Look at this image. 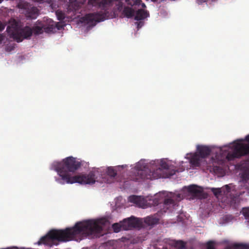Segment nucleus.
<instances>
[{
	"label": "nucleus",
	"instance_id": "13",
	"mask_svg": "<svg viewBox=\"0 0 249 249\" xmlns=\"http://www.w3.org/2000/svg\"><path fill=\"white\" fill-rule=\"evenodd\" d=\"M130 229L133 228H139L142 226V221L141 219L131 216L128 218Z\"/></svg>",
	"mask_w": 249,
	"mask_h": 249
},
{
	"label": "nucleus",
	"instance_id": "20",
	"mask_svg": "<svg viewBox=\"0 0 249 249\" xmlns=\"http://www.w3.org/2000/svg\"><path fill=\"white\" fill-rule=\"evenodd\" d=\"M107 175L110 177L111 178H114L117 175L116 171L112 167H109L107 168Z\"/></svg>",
	"mask_w": 249,
	"mask_h": 249
},
{
	"label": "nucleus",
	"instance_id": "26",
	"mask_svg": "<svg viewBox=\"0 0 249 249\" xmlns=\"http://www.w3.org/2000/svg\"><path fill=\"white\" fill-rule=\"evenodd\" d=\"M234 249H248V247L246 245L242 244H234L233 245Z\"/></svg>",
	"mask_w": 249,
	"mask_h": 249
},
{
	"label": "nucleus",
	"instance_id": "11",
	"mask_svg": "<svg viewBox=\"0 0 249 249\" xmlns=\"http://www.w3.org/2000/svg\"><path fill=\"white\" fill-rule=\"evenodd\" d=\"M188 191L193 196L196 197L200 196L203 192L201 188H198L197 186L195 185L189 186L188 187Z\"/></svg>",
	"mask_w": 249,
	"mask_h": 249
},
{
	"label": "nucleus",
	"instance_id": "10",
	"mask_svg": "<svg viewBox=\"0 0 249 249\" xmlns=\"http://www.w3.org/2000/svg\"><path fill=\"white\" fill-rule=\"evenodd\" d=\"M211 190L215 196H218L222 194L226 195L229 193L231 191V187L229 185H226L221 188H213Z\"/></svg>",
	"mask_w": 249,
	"mask_h": 249
},
{
	"label": "nucleus",
	"instance_id": "7",
	"mask_svg": "<svg viewBox=\"0 0 249 249\" xmlns=\"http://www.w3.org/2000/svg\"><path fill=\"white\" fill-rule=\"evenodd\" d=\"M108 14V12H107L106 11H101L98 12L87 14L84 18L87 23L94 25L96 22L105 20L107 17Z\"/></svg>",
	"mask_w": 249,
	"mask_h": 249
},
{
	"label": "nucleus",
	"instance_id": "27",
	"mask_svg": "<svg viewBox=\"0 0 249 249\" xmlns=\"http://www.w3.org/2000/svg\"><path fill=\"white\" fill-rule=\"evenodd\" d=\"M243 214L246 219L249 220V208H244L243 210Z\"/></svg>",
	"mask_w": 249,
	"mask_h": 249
},
{
	"label": "nucleus",
	"instance_id": "36",
	"mask_svg": "<svg viewBox=\"0 0 249 249\" xmlns=\"http://www.w3.org/2000/svg\"><path fill=\"white\" fill-rule=\"evenodd\" d=\"M223 163V160H220V163H221V164H222V163Z\"/></svg>",
	"mask_w": 249,
	"mask_h": 249
},
{
	"label": "nucleus",
	"instance_id": "30",
	"mask_svg": "<svg viewBox=\"0 0 249 249\" xmlns=\"http://www.w3.org/2000/svg\"><path fill=\"white\" fill-rule=\"evenodd\" d=\"M5 25L3 24L0 21V31H2L5 28Z\"/></svg>",
	"mask_w": 249,
	"mask_h": 249
},
{
	"label": "nucleus",
	"instance_id": "21",
	"mask_svg": "<svg viewBox=\"0 0 249 249\" xmlns=\"http://www.w3.org/2000/svg\"><path fill=\"white\" fill-rule=\"evenodd\" d=\"M58 20L63 21L65 20L66 17L65 13L61 11L57 10L55 12Z\"/></svg>",
	"mask_w": 249,
	"mask_h": 249
},
{
	"label": "nucleus",
	"instance_id": "4",
	"mask_svg": "<svg viewBox=\"0 0 249 249\" xmlns=\"http://www.w3.org/2000/svg\"><path fill=\"white\" fill-rule=\"evenodd\" d=\"M9 23L6 31L18 42H21L23 39L29 38L33 35L31 28L26 26L20 28L18 22L15 19H11Z\"/></svg>",
	"mask_w": 249,
	"mask_h": 249
},
{
	"label": "nucleus",
	"instance_id": "31",
	"mask_svg": "<svg viewBox=\"0 0 249 249\" xmlns=\"http://www.w3.org/2000/svg\"><path fill=\"white\" fill-rule=\"evenodd\" d=\"M206 0H196V2L198 4H201L202 3L206 2Z\"/></svg>",
	"mask_w": 249,
	"mask_h": 249
},
{
	"label": "nucleus",
	"instance_id": "17",
	"mask_svg": "<svg viewBox=\"0 0 249 249\" xmlns=\"http://www.w3.org/2000/svg\"><path fill=\"white\" fill-rule=\"evenodd\" d=\"M159 218L154 217L153 216H147L144 219V222L149 226L156 224L159 222Z\"/></svg>",
	"mask_w": 249,
	"mask_h": 249
},
{
	"label": "nucleus",
	"instance_id": "33",
	"mask_svg": "<svg viewBox=\"0 0 249 249\" xmlns=\"http://www.w3.org/2000/svg\"><path fill=\"white\" fill-rule=\"evenodd\" d=\"M155 201V205H158L160 203V201H158V200H156V198H155V200H154Z\"/></svg>",
	"mask_w": 249,
	"mask_h": 249
},
{
	"label": "nucleus",
	"instance_id": "8",
	"mask_svg": "<svg viewBox=\"0 0 249 249\" xmlns=\"http://www.w3.org/2000/svg\"><path fill=\"white\" fill-rule=\"evenodd\" d=\"M128 201L131 203L135 204L138 207L142 208H144L146 203L145 199L143 197L135 195L130 196L128 197Z\"/></svg>",
	"mask_w": 249,
	"mask_h": 249
},
{
	"label": "nucleus",
	"instance_id": "15",
	"mask_svg": "<svg viewBox=\"0 0 249 249\" xmlns=\"http://www.w3.org/2000/svg\"><path fill=\"white\" fill-rule=\"evenodd\" d=\"M39 23V25H35L31 28L33 32V34L35 35H38L43 33L44 29V23L38 20L37 21Z\"/></svg>",
	"mask_w": 249,
	"mask_h": 249
},
{
	"label": "nucleus",
	"instance_id": "38",
	"mask_svg": "<svg viewBox=\"0 0 249 249\" xmlns=\"http://www.w3.org/2000/svg\"><path fill=\"white\" fill-rule=\"evenodd\" d=\"M216 0H212V1H215Z\"/></svg>",
	"mask_w": 249,
	"mask_h": 249
},
{
	"label": "nucleus",
	"instance_id": "2",
	"mask_svg": "<svg viewBox=\"0 0 249 249\" xmlns=\"http://www.w3.org/2000/svg\"><path fill=\"white\" fill-rule=\"evenodd\" d=\"M80 162L77 161L72 157H67L61 161L54 162L53 166L61 177L60 179L56 180L59 183L64 184L78 183L81 184H93L97 179L98 171H91L88 174H79L73 176H71V173L75 172L80 167Z\"/></svg>",
	"mask_w": 249,
	"mask_h": 249
},
{
	"label": "nucleus",
	"instance_id": "19",
	"mask_svg": "<svg viewBox=\"0 0 249 249\" xmlns=\"http://www.w3.org/2000/svg\"><path fill=\"white\" fill-rule=\"evenodd\" d=\"M112 229L115 232H118L123 230V226L122 222L120 223H114L112 226Z\"/></svg>",
	"mask_w": 249,
	"mask_h": 249
},
{
	"label": "nucleus",
	"instance_id": "23",
	"mask_svg": "<svg viewBox=\"0 0 249 249\" xmlns=\"http://www.w3.org/2000/svg\"><path fill=\"white\" fill-rule=\"evenodd\" d=\"M43 29L46 33H52L53 32L54 30H55V27L53 24H51L47 26H45L44 24Z\"/></svg>",
	"mask_w": 249,
	"mask_h": 249
},
{
	"label": "nucleus",
	"instance_id": "16",
	"mask_svg": "<svg viewBox=\"0 0 249 249\" xmlns=\"http://www.w3.org/2000/svg\"><path fill=\"white\" fill-rule=\"evenodd\" d=\"M200 158L197 153H195L191 158L190 163L194 167H199L200 166Z\"/></svg>",
	"mask_w": 249,
	"mask_h": 249
},
{
	"label": "nucleus",
	"instance_id": "24",
	"mask_svg": "<svg viewBox=\"0 0 249 249\" xmlns=\"http://www.w3.org/2000/svg\"><path fill=\"white\" fill-rule=\"evenodd\" d=\"M175 247L178 249H183L185 248V244L182 241H177L175 243Z\"/></svg>",
	"mask_w": 249,
	"mask_h": 249
},
{
	"label": "nucleus",
	"instance_id": "12",
	"mask_svg": "<svg viewBox=\"0 0 249 249\" xmlns=\"http://www.w3.org/2000/svg\"><path fill=\"white\" fill-rule=\"evenodd\" d=\"M148 17H149L148 11L140 9L137 11L134 19L137 21L142 20Z\"/></svg>",
	"mask_w": 249,
	"mask_h": 249
},
{
	"label": "nucleus",
	"instance_id": "1",
	"mask_svg": "<svg viewBox=\"0 0 249 249\" xmlns=\"http://www.w3.org/2000/svg\"><path fill=\"white\" fill-rule=\"evenodd\" d=\"M102 230V226L95 220H88L78 222L72 228L50 231L46 235L40 239L37 244L51 247L56 240L67 242L72 240H81L87 237L98 238L103 235Z\"/></svg>",
	"mask_w": 249,
	"mask_h": 249
},
{
	"label": "nucleus",
	"instance_id": "3",
	"mask_svg": "<svg viewBox=\"0 0 249 249\" xmlns=\"http://www.w3.org/2000/svg\"><path fill=\"white\" fill-rule=\"evenodd\" d=\"M184 168L181 170L172 169L165 161L161 160L160 167L151 171L146 167V165L139 162L132 171V175H130V178L131 179L136 181L145 179L152 180L160 178H169L177 172H182Z\"/></svg>",
	"mask_w": 249,
	"mask_h": 249
},
{
	"label": "nucleus",
	"instance_id": "28",
	"mask_svg": "<svg viewBox=\"0 0 249 249\" xmlns=\"http://www.w3.org/2000/svg\"><path fill=\"white\" fill-rule=\"evenodd\" d=\"M139 21L136 22L135 24L137 25L138 30L140 29L144 25V22L142 20H139Z\"/></svg>",
	"mask_w": 249,
	"mask_h": 249
},
{
	"label": "nucleus",
	"instance_id": "5",
	"mask_svg": "<svg viewBox=\"0 0 249 249\" xmlns=\"http://www.w3.org/2000/svg\"><path fill=\"white\" fill-rule=\"evenodd\" d=\"M245 141L249 142L248 144L237 143L234 148L233 152L231 154L228 153L226 157V159L228 160H231L235 158H238L242 156L248 155L249 156V152L246 151L242 148L245 145H248L249 146V134L246 136L245 137Z\"/></svg>",
	"mask_w": 249,
	"mask_h": 249
},
{
	"label": "nucleus",
	"instance_id": "22",
	"mask_svg": "<svg viewBox=\"0 0 249 249\" xmlns=\"http://www.w3.org/2000/svg\"><path fill=\"white\" fill-rule=\"evenodd\" d=\"M122 222L123 226V230H130L129 222H128V218L124 219Z\"/></svg>",
	"mask_w": 249,
	"mask_h": 249
},
{
	"label": "nucleus",
	"instance_id": "29",
	"mask_svg": "<svg viewBox=\"0 0 249 249\" xmlns=\"http://www.w3.org/2000/svg\"><path fill=\"white\" fill-rule=\"evenodd\" d=\"M207 249H214L211 242H209L207 243Z\"/></svg>",
	"mask_w": 249,
	"mask_h": 249
},
{
	"label": "nucleus",
	"instance_id": "25",
	"mask_svg": "<svg viewBox=\"0 0 249 249\" xmlns=\"http://www.w3.org/2000/svg\"><path fill=\"white\" fill-rule=\"evenodd\" d=\"M126 3L131 6L140 5L142 2L141 0H126Z\"/></svg>",
	"mask_w": 249,
	"mask_h": 249
},
{
	"label": "nucleus",
	"instance_id": "14",
	"mask_svg": "<svg viewBox=\"0 0 249 249\" xmlns=\"http://www.w3.org/2000/svg\"><path fill=\"white\" fill-rule=\"evenodd\" d=\"M177 203L171 198H166L163 200L164 208H166V210L170 209V211H171L172 208L174 209Z\"/></svg>",
	"mask_w": 249,
	"mask_h": 249
},
{
	"label": "nucleus",
	"instance_id": "18",
	"mask_svg": "<svg viewBox=\"0 0 249 249\" xmlns=\"http://www.w3.org/2000/svg\"><path fill=\"white\" fill-rule=\"evenodd\" d=\"M124 14L127 18H131L134 15V10L130 7H124L123 10Z\"/></svg>",
	"mask_w": 249,
	"mask_h": 249
},
{
	"label": "nucleus",
	"instance_id": "34",
	"mask_svg": "<svg viewBox=\"0 0 249 249\" xmlns=\"http://www.w3.org/2000/svg\"><path fill=\"white\" fill-rule=\"evenodd\" d=\"M96 0H89V2L90 3H92L95 2Z\"/></svg>",
	"mask_w": 249,
	"mask_h": 249
},
{
	"label": "nucleus",
	"instance_id": "37",
	"mask_svg": "<svg viewBox=\"0 0 249 249\" xmlns=\"http://www.w3.org/2000/svg\"><path fill=\"white\" fill-rule=\"evenodd\" d=\"M3 0H0V3H1Z\"/></svg>",
	"mask_w": 249,
	"mask_h": 249
},
{
	"label": "nucleus",
	"instance_id": "9",
	"mask_svg": "<svg viewBox=\"0 0 249 249\" xmlns=\"http://www.w3.org/2000/svg\"><path fill=\"white\" fill-rule=\"evenodd\" d=\"M211 152V149L204 145H198L197 146V152L201 158H205L209 156Z\"/></svg>",
	"mask_w": 249,
	"mask_h": 249
},
{
	"label": "nucleus",
	"instance_id": "32",
	"mask_svg": "<svg viewBox=\"0 0 249 249\" xmlns=\"http://www.w3.org/2000/svg\"><path fill=\"white\" fill-rule=\"evenodd\" d=\"M3 39H4V36H3V35L1 34H0V43L1 42V41L3 40Z\"/></svg>",
	"mask_w": 249,
	"mask_h": 249
},
{
	"label": "nucleus",
	"instance_id": "6",
	"mask_svg": "<svg viewBox=\"0 0 249 249\" xmlns=\"http://www.w3.org/2000/svg\"><path fill=\"white\" fill-rule=\"evenodd\" d=\"M18 6L19 9L22 10V13H24L27 18L35 19L38 15V9L27 2H19Z\"/></svg>",
	"mask_w": 249,
	"mask_h": 249
},
{
	"label": "nucleus",
	"instance_id": "35",
	"mask_svg": "<svg viewBox=\"0 0 249 249\" xmlns=\"http://www.w3.org/2000/svg\"><path fill=\"white\" fill-rule=\"evenodd\" d=\"M142 7L143 8H144L146 7V5L144 3H142Z\"/></svg>",
	"mask_w": 249,
	"mask_h": 249
}]
</instances>
